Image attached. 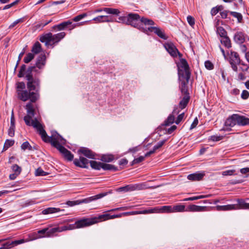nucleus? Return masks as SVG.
I'll use <instances>...</instances> for the list:
<instances>
[{
	"mask_svg": "<svg viewBox=\"0 0 249 249\" xmlns=\"http://www.w3.org/2000/svg\"><path fill=\"white\" fill-rule=\"evenodd\" d=\"M94 224L93 217L83 218L80 220H78L75 222V225H76V228H81L86 227L87 226H90Z\"/></svg>",
	"mask_w": 249,
	"mask_h": 249,
	"instance_id": "4468645a",
	"label": "nucleus"
},
{
	"mask_svg": "<svg viewBox=\"0 0 249 249\" xmlns=\"http://www.w3.org/2000/svg\"><path fill=\"white\" fill-rule=\"evenodd\" d=\"M118 19V22L130 25L142 32H145L147 30L144 28V25H153L155 24L152 19L144 17L141 18L139 15L136 13H129L127 16H120Z\"/></svg>",
	"mask_w": 249,
	"mask_h": 249,
	"instance_id": "f257e3e1",
	"label": "nucleus"
},
{
	"mask_svg": "<svg viewBox=\"0 0 249 249\" xmlns=\"http://www.w3.org/2000/svg\"><path fill=\"white\" fill-rule=\"evenodd\" d=\"M15 160V157L14 156H11L9 158L8 164H12L11 166V169H12L13 171H15L16 169H15L16 167V164L14 163Z\"/></svg>",
	"mask_w": 249,
	"mask_h": 249,
	"instance_id": "09e8293b",
	"label": "nucleus"
},
{
	"mask_svg": "<svg viewBox=\"0 0 249 249\" xmlns=\"http://www.w3.org/2000/svg\"><path fill=\"white\" fill-rule=\"evenodd\" d=\"M37 131L41 135L43 141L46 142H50L56 148L57 147L56 146V144H61L60 143H65V142L64 139L55 131H52L51 136L50 137L48 136L42 125L37 129Z\"/></svg>",
	"mask_w": 249,
	"mask_h": 249,
	"instance_id": "f03ea898",
	"label": "nucleus"
},
{
	"mask_svg": "<svg viewBox=\"0 0 249 249\" xmlns=\"http://www.w3.org/2000/svg\"><path fill=\"white\" fill-rule=\"evenodd\" d=\"M56 149L63 155L65 159L68 161H71L73 159V155L61 144H56Z\"/></svg>",
	"mask_w": 249,
	"mask_h": 249,
	"instance_id": "a211bd4d",
	"label": "nucleus"
},
{
	"mask_svg": "<svg viewBox=\"0 0 249 249\" xmlns=\"http://www.w3.org/2000/svg\"><path fill=\"white\" fill-rule=\"evenodd\" d=\"M104 11L107 14L118 15L120 12L118 9L111 8H104Z\"/></svg>",
	"mask_w": 249,
	"mask_h": 249,
	"instance_id": "72a5a7b5",
	"label": "nucleus"
},
{
	"mask_svg": "<svg viewBox=\"0 0 249 249\" xmlns=\"http://www.w3.org/2000/svg\"><path fill=\"white\" fill-rule=\"evenodd\" d=\"M236 124L245 126L249 124V118L245 116L233 114L229 116L225 122L226 126L233 127Z\"/></svg>",
	"mask_w": 249,
	"mask_h": 249,
	"instance_id": "7ed1b4c3",
	"label": "nucleus"
},
{
	"mask_svg": "<svg viewBox=\"0 0 249 249\" xmlns=\"http://www.w3.org/2000/svg\"><path fill=\"white\" fill-rule=\"evenodd\" d=\"M100 18H102V22H112L113 21L112 18L107 16H100Z\"/></svg>",
	"mask_w": 249,
	"mask_h": 249,
	"instance_id": "6e6d98bb",
	"label": "nucleus"
},
{
	"mask_svg": "<svg viewBox=\"0 0 249 249\" xmlns=\"http://www.w3.org/2000/svg\"><path fill=\"white\" fill-rule=\"evenodd\" d=\"M15 143L14 140H6L4 144L2 152L6 151L7 149H8L11 146H13Z\"/></svg>",
	"mask_w": 249,
	"mask_h": 249,
	"instance_id": "e433bc0d",
	"label": "nucleus"
},
{
	"mask_svg": "<svg viewBox=\"0 0 249 249\" xmlns=\"http://www.w3.org/2000/svg\"><path fill=\"white\" fill-rule=\"evenodd\" d=\"M107 193H103L99 194L94 196H90L89 197L86 198L81 200H77L73 201H67L66 204L72 207L77 205H79L82 203H88L91 201L96 200L98 199L101 198L107 195Z\"/></svg>",
	"mask_w": 249,
	"mask_h": 249,
	"instance_id": "1a4fd4ad",
	"label": "nucleus"
},
{
	"mask_svg": "<svg viewBox=\"0 0 249 249\" xmlns=\"http://www.w3.org/2000/svg\"><path fill=\"white\" fill-rule=\"evenodd\" d=\"M36 203V201L34 199L28 200L25 201L24 206L26 207Z\"/></svg>",
	"mask_w": 249,
	"mask_h": 249,
	"instance_id": "e2e57ef3",
	"label": "nucleus"
},
{
	"mask_svg": "<svg viewBox=\"0 0 249 249\" xmlns=\"http://www.w3.org/2000/svg\"><path fill=\"white\" fill-rule=\"evenodd\" d=\"M190 100L189 94H184V96L179 103V107L181 109H184L187 106Z\"/></svg>",
	"mask_w": 249,
	"mask_h": 249,
	"instance_id": "c85d7f7f",
	"label": "nucleus"
},
{
	"mask_svg": "<svg viewBox=\"0 0 249 249\" xmlns=\"http://www.w3.org/2000/svg\"><path fill=\"white\" fill-rule=\"evenodd\" d=\"M41 44L39 42H36L33 45L32 51L35 53H38L41 51Z\"/></svg>",
	"mask_w": 249,
	"mask_h": 249,
	"instance_id": "ea45409f",
	"label": "nucleus"
},
{
	"mask_svg": "<svg viewBox=\"0 0 249 249\" xmlns=\"http://www.w3.org/2000/svg\"><path fill=\"white\" fill-rule=\"evenodd\" d=\"M61 231H65L67 230H71L76 228V225H75V223L72 224H68L67 225H64L63 226H61Z\"/></svg>",
	"mask_w": 249,
	"mask_h": 249,
	"instance_id": "a19ab883",
	"label": "nucleus"
},
{
	"mask_svg": "<svg viewBox=\"0 0 249 249\" xmlns=\"http://www.w3.org/2000/svg\"><path fill=\"white\" fill-rule=\"evenodd\" d=\"M65 36L64 32L55 35L49 33L41 36L39 40L41 42H45L46 46L53 45L58 43Z\"/></svg>",
	"mask_w": 249,
	"mask_h": 249,
	"instance_id": "39448f33",
	"label": "nucleus"
},
{
	"mask_svg": "<svg viewBox=\"0 0 249 249\" xmlns=\"http://www.w3.org/2000/svg\"><path fill=\"white\" fill-rule=\"evenodd\" d=\"M139 185H133L130 184L127 185L124 187H122L119 188L118 190L120 192H128V191H132L137 189L139 188Z\"/></svg>",
	"mask_w": 249,
	"mask_h": 249,
	"instance_id": "bb28decb",
	"label": "nucleus"
},
{
	"mask_svg": "<svg viewBox=\"0 0 249 249\" xmlns=\"http://www.w3.org/2000/svg\"><path fill=\"white\" fill-rule=\"evenodd\" d=\"M205 67L209 70H212L214 68L213 64L209 60L205 62Z\"/></svg>",
	"mask_w": 249,
	"mask_h": 249,
	"instance_id": "4d7b16f0",
	"label": "nucleus"
},
{
	"mask_svg": "<svg viewBox=\"0 0 249 249\" xmlns=\"http://www.w3.org/2000/svg\"><path fill=\"white\" fill-rule=\"evenodd\" d=\"M230 14L233 16V17L237 18L238 22L241 23L243 20V16L242 14L240 13H238L236 12H232L231 11Z\"/></svg>",
	"mask_w": 249,
	"mask_h": 249,
	"instance_id": "58836bf2",
	"label": "nucleus"
},
{
	"mask_svg": "<svg viewBox=\"0 0 249 249\" xmlns=\"http://www.w3.org/2000/svg\"><path fill=\"white\" fill-rule=\"evenodd\" d=\"M16 245V240L12 241V242L7 241L4 243L0 249H8Z\"/></svg>",
	"mask_w": 249,
	"mask_h": 249,
	"instance_id": "c9c22d12",
	"label": "nucleus"
},
{
	"mask_svg": "<svg viewBox=\"0 0 249 249\" xmlns=\"http://www.w3.org/2000/svg\"><path fill=\"white\" fill-rule=\"evenodd\" d=\"M206 207L199 206L194 204L190 205L186 209V211L202 212L205 210Z\"/></svg>",
	"mask_w": 249,
	"mask_h": 249,
	"instance_id": "393cba45",
	"label": "nucleus"
},
{
	"mask_svg": "<svg viewBox=\"0 0 249 249\" xmlns=\"http://www.w3.org/2000/svg\"><path fill=\"white\" fill-rule=\"evenodd\" d=\"M217 33L222 38L227 36L226 31L221 26L217 28Z\"/></svg>",
	"mask_w": 249,
	"mask_h": 249,
	"instance_id": "79ce46f5",
	"label": "nucleus"
},
{
	"mask_svg": "<svg viewBox=\"0 0 249 249\" xmlns=\"http://www.w3.org/2000/svg\"><path fill=\"white\" fill-rule=\"evenodd\" d=\"M21 148L23 150H25L26 149L31 150L32 146L28 142L26 141L24 142L21 145Z\"/></svg>",
	"mask_w": 249,
	"mask_h": 249,
	"instance_id": "3c124183",
	"label": "nucleus"
},
{
	"mask_svg": "<svg viewBox=\"0 0 249 249\" xmlns=\"http://www.w3.org/2000/svg\"><path fill=\"white\" fill-rule=\"evenodd\" d=\"M8 134L10 137H14L15 135V117L13 109L12 111L10 127L8 130Z\"/></svg>",
	"mask_w": 249,
	"mask_h": 249,
	"instance_id": "5701e85b",
	"label": "nucleus"
},
{
	"mask_svg": "<svg viewBox=\"0 0 249 249\" xmlns=\"http://www.w3.org/2000/svg\"><path fill=\"white\" fill-rule=\"evenodd\" d=\"M34 57V55L32 53H29L24 58L23 61L25 63L30 62Z\"/></svg>",
	"mask_w": 249,
	"mask_h": 249,
	"instance_id": "de8ad7c7",
	"label": "nucleus"
},
{
	"mask_svg": "<svg viewBox=\"0 0 249 249\" xmlns=\"http://www.w3.org/2000/svg\"><path fill=\"white\" fill-rule=\"evenodd\" d=\"M102 169L104 170H112L114 171L118 170V168L114 165L104 163H103Z\"/></svg>",
	"mask_w": 249,
	"mask_h": 249,
	"instance_id": "f704fd0d",
	"label": "nucleus"
},
{
	"mask_svg": "<svg viewBox=\"0 0 249 249\" xmlns=\"http://www.w3.org/2000/svg\"><path fill=\"white\" fill-rule=\"evenodd\" d=\"M237 203L228 204L227 205H217L216 206L217 211H229L232 210L246 209L249 210V203H247L243 199H237Z\"/></svg>",
	"mask_w": 249,
	"mask_h": 249,
	"instance_id": "6e6552de",
	"label": "nucleus"
},
{
	"mask_svg": "<svg viewBox=\"0 0 249 249\" xmlns=\"http://www.w3.org/2000/svg\"><path fill=\"white\" fill-rule=\"evenodd\" d=\"M190 78H188L187 76H184L179 78L178 77V80L180 82L179 89L183 94H189L188 90L187 85L189 83Z\"/></svg>",
	"mask_w": 249,
	"mask_h": 249,
	"instance_id": "6ab92c4d",
	"label": "nucleus"
},
{
	"mask_svg": "<svg viewBox=\"0 0 249 249\" xmlns=\"http://www.w3.org/2000/svg\"><path fill=\"white\" fill-rule=\"evenodd\" d=\"M178 76L181 78L182 76H187L188 78H190L191 72L189 66L187 61L183 58L180 59V63L178 65Z\"/></svg>",
	"mask_w": 249,
	"mask_h": 249,
	"instance_id": "9b49d317",
	"label": "nucleus"
},
{
	"mask_svg": "<svg viewBox=\"0 0 249 249\" xmlns=\"http://www.w3.org/2000/svg\"><path fill=\"white\" fill-rule=\"evenodd\" d=\"M156 209H155V207L154 208H148L147 209L141 210V211H132L129 212H124L122 213H121V216L122 215L127 216V215H136V214H149V213H154L156 212Z\"/></svg>",
	"mask_w": 249,
	"mask_h": 249,
	"instance_id": "2eb2a0df",
	"label": "nucleus"
},
{
	"mask_svg": "<svg viewBox=\"0 0 249 249\" xmlns=\"http://www.w3.org/2000/svg\"><path fill=\"white\" fill-rule=\"evenodd\" d=\"M147 29L144 33H147L148 31L152 32H154L159 37L164 40H166L168 36L164 33V31L161 28L158 27H150L148 28L144 27Z\"/></svg>",
	"mask_w": 249,
	"mask_h": 249,
	"instance_id": "f3484780",
	"label": "nucleus"
},
{
	"mask_svg": "<svg viewBox=\"0 0 249 249\" xmlns=\"http://www.w3.org/2000/svg\"><path fill=\"white\" fill-rule=\"evenodd\" d=\"M234 40L238 44L243 43L245 40L244 34L241 32L236 33L234 36Z\"/></svg>",
	"mask_w": 249,
	"mask_h": 249,
	"instance_id": "cd10ccee",
	"label": "nucleus"
},
{
	"mask_svg": "<svg viewBox=\"0 0 249 249\" xmlns=\"http://www.w3.org/2000/svg\"><path fill=\"white\" fill-rule=\"evenodd\" d=\"M114 160V156L112 154H104L101 157L100 160L105 162H110Z\"/></svg>",
	"mask_w": 249,
	"mask_h": 249,
	"instance_id": "2f4dec72",
	"label": "nucleus"
},
{
	"mask_svg": "<svg viewBox=\"0 0 249 249\" xmlns=\"http://www.w3.org/2000/svg\"><path fill=\"white\" fill-rule=\"evenodd\" d=\"M46 57L45 53H40L36 58V65L34 66L36 67V70L33 71L37 72L36 68L39 69H42L46 64Z\"/></svg>",
	"mask_w": 249,
	"mask_h": 249,
	"instance_id": "aec40b11",
	"label": "nucleus"
},
{
	"mask_svg": "<svg viewBox=\"0 0 249 249\" xmlns=\"http://www.w3.org/2000/svg\"><path fill=\"white\" fill-rule=\"evenodd\" d=\"M198 123V121L197 118L196 117L194 119L193 123L190 126V129H192L194 128H195L197 125Z\"/></svg>",
	"mask_w": 249,
	"mask_h": 249,
	"instance_id": "338daca9",
	"label": "nucleus"
},
{
	"mask_svg": "<svg viewBox=\"0 0 249 249\" xmlns=\"http://www.w3.org/2000/svg\"><path fill=\"white\" fill-rule=\"evenodd\" d=\"M48 174V173L44 171L40 167L38 168L35 171L36 176H45Z\"/></svg>",
	"mask_w": 249,
	"mask_h": 249,
	"instance_id": "a18cd8bd",
	"label": "nucleus"
},
{
	"mask_svg": "<svg viewBox=\"0 0 249 249\" xmlns=\"http://www.w3.org/2000/svg\"><path fill=\"white\" fill-rule=\"evenodd\" d=\"M26 66L25 65L23 64L21 66L20 71H19V72L18 74V76L19 77H22L24 76L26 77V75L27 73L26 71H27V70L26 71Z\"/></svg>",
	"mask_w": 249,
	"mask_h": 249,
	"instance_id": "c03bdc74",
	"label": "nucleus"
},
{
	"mask_svg": "<svg viewBox=\"0 0 249 249\" xmlns=\"http://www.w3.org/2000/svg\"><path fill=\"white\" fill-rule=\"evenodd\" d=\"M175 121V116L173 114H170L167 119L164 121L165 125H169L172 124Z\"/></svg>",
	"mask_w": 249,
	"mask_h": 249,
	"instance_id": "37998d69",
	"label": "nucleus"
},
{
	"mask_svg": "<svg viewBox=\"0 0 249 249\" xmlns=\"http://www.w3.org/2000/svg\"><path fill=\"white\" fill-rule=\"evenodd\" d=\"M205 175V174L204 172H196L193 174H189L187 176V178L190 180L199 181L203 178Z\"/></svg>",
	"mask_w": 249,
	"mask_h": 249,
	"instance_id": "4be33fe9",
	"label": "nucleus"
},
{
	"mask_svg": "<svg viewBox=\"0 0 249 249\" xmlns=\"http://www.w3.org/2000/svg\"><path fill=\"white\" fill-rule=\"evenodd\" d=\"M144 159H145V157H144V156H140V157H139L138 158L135 159L131 162V165H134L135 164H137V163H140L143 160H144Z\"/></svg>",
	"mask_w": 249,
	"mask_h": 249,
	"instance_id": "603ef678",
	"label": "nucleus"
},
{
	"mask_svg": "<svg viewBox=\"0 0 249 249\" xmlns=\"http://www.w3.org/2000/svg\"><path fill=\"white\" fill-rule=\"evenodd\" d=\"M26 109L28 114L24 117V120L26 124L28 126H32L36 130L42 125L36 118L33 119L35 115V109L33 105L31 103H28L26 106Z\"/></svg>",
	"mask_w": 249,
	"mask_h": 249,
	"instance_id": "20e7f679",
	"label": "nucleus"
},
{
	"mask_svg": "<svg viewBox=\"0 0 249 249\" xmlns=\"http://www.w3.org/2000/svg\"><path fill=\"white\" fill-rule=\"evenodd\" d=\"M223 139L222 136L212 135L209 137L208 140L213 142H218L221 140Z\"/></svg>",
	"mask_w": 249,
	"mask_h": 249,
	"instance_id": "49530a36",
	"label": "nucleus"
},
{
	"mask_svg": "<svg viewBox=\"0 0 249 249\" xmlns=\"http://www.w3.org/2000/svg\"><path fill=\"white\" fill-rule=\"evenodd\" d=\"M230 63L231 65V67L232 69L233 70V71H234L235 72H237L238 71V68H237V66L239 65L240 64H237V63H232V62H231Z\"/></svg>",
	"mask_w": 249,
	"mask_h": 249,
	"instance_id": "69168bd1",
	"label": "nucleus"
},
{
	"mask_svg": "<svg viewBox=\"0 0 249 249\" xmlns=\"http://www.w3.org/2000/svg\"><path fill=\"white\" fill-rule=\"evenodd\" d=\"M235 172V170L234 169L228 170L223 171L222 172V175L224 176H231L234 174Z\"/></svg>",
	"mask_w": 249,
	"mask_h": 249,
	"instance_id": "13d9d810",
	"label": "nucleus"
},
{
	"mask_svg": "<svg viewBox=\"0 0 249 249\" xmlns=\"http://www.w3.org/2000/svg\"><path fill=\"white\" fill-rule=\"evenodd\" d=\"M18 98L23 101L28 100L30 97L29 92L27 90L20 91L18 93Z\"/></svg>",
	"mask_w": 249,
	"mask_h": 249,
	"instance_id": "7c9ffc66",
	"label": "nucleus"
},
{
	"mask_svg": "<svg viewBox=\"0 0 249 249\" xmlns=\"http://www.w3.org/2000/svg\"><path fill=\"white\" fill-rule=\"evenodd\" d=\"M89 162L91 167L95 170H99L103 167V162L96 161L95 160L89 161L86 158L80 157L79 159H75L73 160V163L77 167L84 168H88V164Z\"/></svg>",
	"mask_w": 249,
	"mask_h": 249,
	"instance_id": "423d86ee",
	"label": "nucleus"
},
{
	"mask_svg": "<svg viewBox=\"0 0 249 249\" xmlns=\"http://www.w3.org/2000/svg\"><path fill=\"white\" fill-rule=\"evenodd\" d=\"M156 212L155 213L181 212L186 211L185 206L184 205H177L173 207L171 206H163L161 207H155Z\"/></svg>",
	"mask_w": 249,
	"mask_h": 249,
	"instance_id": "9d476101",
	"label": "nucleus"
},
{
	"mask_svg": "<svg viewBox=\"0 0 249 249\" xmlns=\"http://www.w3.org/2000/svg\"><path fill=\"white\" fill-rule=\"evenodd\" d=\"M249 92L246 90H244L241 94V97L243 99H247L249 98Z\"/></svg>",
	"mask_w": 249,
	"mask_h": 249,
	"instance_id": "680f3d73",
	"label": "nucleus"
},
{
	"mask_svg": "<svg viewBox=\"0 0 249 249\" xmlns=\"http://www.w3.org/2000/svg\"><path fill=\"white\" fill-rule=\"evenodd\" d=\"M230 12L227 10H225L222 12H221L220 13V14L221 15V17L222 18L225 19L227 18L228 13H230Z\"/></svg>",
	"mask_w": 249,
	"mask_h": 249,
	"instance_id": "0e129e2a",
	"label": "nucleus"
},
{
	"mask_svg": "<svg viewBox=\"0 0 249 249\" xmlns=\"http://www.w3.org/2000/svg\"><path fill=\"white\" fill-rule=\"evenodd\" d=\"M187 20L189 24L192 27H193L195 24V18L191 16H188L187 17Z\"/></svg>",
	"mask_w": 249,
	"mask_h": 249,
	"instance_id": "bf43d9fd",
	"label": "nucleus"
},
{
	"mask_svg": "<svg viewBox=\"0 0 249 249\" xmlns=\"http://www.w3.org/2000/svg\"><path fill=\"white\" fill-rule=\"evenodd\" d=\"M229 59L230 63L232 62L237 64L241 63V60L239 57V55L237 52L234 51H231Z\"/></svg>",
	"mask_w": 249,
	"mask_h": 249,
	"instance_id": "b1692460",
	"label": "nucleus"
},
{
	"mask_svg": "<svg viewBox=\"0 0 249 249\" xmlns=\"http://www.w3.org/2000/svg\"><path fill=\"white\" fill-rule=\"evenodd\" d=\"M35 70V66L29 67L26 71V78L28 80L27 87L29 90L38 91L39 88V80L37 78H34L32 74V72Z\"/></svg>",
	"mask_w": 249,
	"mask_h": 249,
	"instance_id": "0eeeda50",
	"label": "nucleus"
},
{
	"mask_svg": "<svg viewBox=\"0 0 249 249\" xmlns=\"http://www.w3.org/2000/svg\"><path fill=\"white\" fill-rule=\"evenodd\" d=\"M164 47L168 53L173 57H176L178 54L181 57L182 54L179 52L178 49L172 42L165 43Z\"/></svg>",
	"mask_w": 249,
	"mask_h": 249,
	"instance_id": "ddd939ff",
	"label": "nucleus"
},
{
	"mask_svg": "<svg viewBox=\"0 0 249 249\" xmlns=\"http://www.w3.org/2000/svg\"><path fill=\"white\" fill-rule=\"evenodd\" d=\"M61 211H64V210H61L57 208L50 207L43 210L42 212V213L43 214H48L57 213Z\"/></svg>",
	"mask_w": 249,
	"mask_h": 249,
	"instance_id": "c756f323",
	"label": "nucleus"
},
{
	"mask_svg": "<svg viewBox=\"0 0 249 249\" xmlns=\"http://www.w3.org/2000/svg\"><path fill=\"white\" fill-rule=\"evenodd\" d=\"M78 153H81L85 157L92 159H95V154L89 149L86 147H81L78 150Z\"/></svg>",
	"mask_w": 249,
	"mask_h": 249,
	"instance_id": "412c9836",
	"label": "nucleus"
},
{
	"mask_svg": "<svg viewBox=\"0 0 249 249\" xmlns=\"http://www.w3.org/2000/svg\"><path fill=\"white\" fill-rule=\"evenodd\" d=\"M87 16L86 13L80 14L72 18V20L75 22L79 21Z\"/></svg>",
	"mask_w": 249,
	"mask_h": 249,
	"instance_id": "5fc2aeb1",
	"label": "nucleus"
},
{
	"mask_svg": "<svg viewBox=\"0 0 249 249\" xmlns=\"http://www.w3.org/2000/svg\"><path fill=\"white\" fill-rule=\"evenodd\" d=\"M84 23L85 22H82L79 23H72V21L68 20L59 24L53 26V29H57L58 31H61L68 28L70 30H71L75 28L77 26L83 25Z\"/></svg>",
	"mask_w": 249,
	"mask_h": 249,
	"instance_id": "f8f14e48",
	"label": "nucleus"
},
{
	"mask_svg": "<svg viewBox=\"0 0 249 249\" xmlns=\"http://www.w3.org/2000/svg\"><path fill=\"white\" fill-rule=\"evenodd\" d=\"M121 217V214H113L111 215L109 213H105L104 214L98 215L96 216H93V219L94 221V224L110 219H114L115 218H118Z\"/></svg>",
	"mask_w": 249,
	"mask_h": 249,
	"instance_id": "dca6fc26",
	"label": "nucleus"
},
{
	"mask_svg": "<svg viewBox=\"0 0 249 249\" xmlns=\"http://www.w3.org/2000/svg\"><path fill=\"white\" fill-rule=\"evenodd\" d=\"M47 230V237H52L55 235L57 232H62L60 227H56L53 228L48 227Z\"/></svg>",
	"mask_w": 249,
	"mask_h": 249,
	"instance_id": "a878e982",
	"label": "nucleus"
},
{
	"mask_svg": "<svg viewBox=\"0 0 249 249\" xmlns=\"http://www.w3.org/2000/svg\"><path fill=\"white\" fill-rule=\"evenodd\" d=\"M37 92V91H36V92H29L30 97L29 99L30 100L31 102H36V101L38 99L39 94Z\"/></svg>",
	"mask_w": 249,
	"mask_h": 249,
	"instance_id": "4c0bfd02",
	"label": "nucleus"
},
{
	"mask_svg": "<svg viewBox=\"0 0 249 249\" xmlns=\"http://www.w3.org/2000/svg\"><path fill=\"white\" fill-rule=\"evenodd\" d=\"M38 233L39 234V236L40 238L41 237H47L46 236L47 235V228H44L42 230H39L37 231Z\"/></svg>",
	"mask_w": 249,
	"mask_h": 249,
	"instance_id": "8fccbe9b",
	"label": "nucleus"
},
{
	"mask_svg": "<svg viewBox=\"0 0 249 249\" xmlns=\"http://www.w3.org/2000/svg\"><path fill=\"white\" fill-rule=\"evenodd\" d=\"M184 116V113H182L180 114H179L176 119V120L175 121V123L177 124H178L180 123V122L182 120V119H183V117Z\"/></svg>",
	"mask_w": 249,
	"mask_h": 249,
	"instance_id": "052dcab7",
	"label": "nucleus"
},
{
	"mask_svg": "<svg viewBox=\"0 0 249 249\" xmlns=\"http://www.w3.org/2000/svg\"><path fill=\"white\" fill-rule=\"evenodd\" d=\"M220 41L222 44L228 48H230L231 47L230 39L227 36L223 37Z\"/></svg>",
	"mask_w": 249,
	"mask_h": 249,
	"instance_id": "473e14b6",
	"label": "nucleus"
},
{
	"mask_svg": "<svg viewBox=\"0 0 249 249\" xmlns=\"http://www.w3.org/2000/svg\"><path fill=\"white\" fill-rule=\"evenodd\" d=\"M166 141V140H163L158 142L157 144L153 147L154 150L156 151L157 150L161 147L163 146V145L165 143Z\"/></svg>",
	"mask_w": 249,
	"mask_h": 249,
	"instance_id": "864d4df0",
	"label": "nucleus"
},
{
	"mask_svg": "<svg viewBox=\"0 0 249 249\" xmlns=\"http://www.w3.org/2000/svg\"><path fill=\"white\" fill-rule=\"evenodd\" d=\"M128 160L126 159H122L119 161V164L120 165H124L127 164Z\"/></svg>",
	"mask_w": 249,
	"mask_h": 249,
	"instance_id": "774afa93",
	"label": "nucleus"
}]
</instances>
